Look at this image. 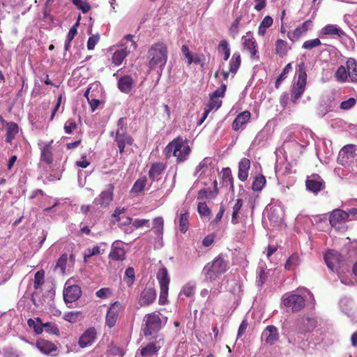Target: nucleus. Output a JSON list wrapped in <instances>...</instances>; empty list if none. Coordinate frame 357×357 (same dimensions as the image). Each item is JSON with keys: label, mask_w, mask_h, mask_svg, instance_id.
<instances>
[{"label": "nucleus", "mask_w": 357, "mask_h": 357, "mask_svg": "<svg viewBox=\"0 0 357 357\" xmlns=\"http://www.w3.org/2000/svg\"><path fill=\"white\" fill-rule=\"evenodd\" d=\"M161 348L159 342H152L142 347L140 349V354L143 357H151L156 356Z\"/></svg>", "instance_id": "26"}, {"label": "nucleus", "mask_w": 357, "mask_h": 357, "mask_svg": "<svg viewBox=\"0 0 357 357\" xmlns=\"http://www.w3.org/2000/svg\"><path fill=\"white\" fill-rule=\"evenodd\" d=\"M165 169V165L162 162L153 163L149 171V177L151 180L152 183L158 181Z\"/></svg>", "instance_id": "23"}, {"label": "nucleus", "mask_w": 357, "mask_h": 357, "mask_svg": "<svg viewBox=\"0 0 357 357\" xmlns=\"http://www.w3.org/2000/svg\"><path fill=\"white\" fill-rule=\"evenodd\" d=\"M346 221H349V215L347 213V211L336 208L331 212L329 222L333 227H336Z\"/></svg>", "instance_id": "17"}, {"label": "nucleus", "mask_w": 357, "mask_h": 357, "mask_svg": "<svg viewBox=\"0 0 357 357\" xmlns=\"http://www.w3.org/2000/svg\"><path fill=\"white\" fill-rule=\"evenodd\" d=\"M168 58L167 45L162 42L152 45L147 52L148 66L151 70H155L161 75Z\"/></svg>", "instance_id": "1"}, {"label": "nucleus", "mask_w": 357, "mask_h": 357, "mask_svg": "<svg viewBox=\"0 0 357 357\" xmlns=\"http://www.w3.org/2000/svg\"><path fill=\"white\" fill-rule=\"evenodd\" d=\"M227 89V85L224 83H222L220 86L215 90L212 94H211V96H213V98H222L225 96V93Z\"/></svg>", "instance_id": "61"}, {"label": "nucleus", "mask_w": 357, "mask_h": 357, "mask_svg": "<svg viewBox=\"0 0 357 357\" xmlns=\"http://www.w3.org/2000/svg\"><path fill=\"white\" fill-rule=\"evenodd\" d=\"M312 26V20H306L300 24L298 27H296L293 31L288 32L287 37L292 42H295L298 40L302 36L305 35Z\"/></svg>", "instance_id": "14"}, {"label": "nucleus", "mask_w": 357, "mask_h": 357, "mask_svg": "<svg viewBox=\"0 0 357 357\" xmlns=\"http://www.w3.org/2000/svg\"><path fill=\"white\" fill-rule=\"evenodd\" d=\"M28 326L33 328L36 334H40L43 331V324L40 318H36L35 320L29 319L27 321Z\"/></svg>", "instance_id": "42"}, {"label": "nucleus", "mask_w": 357, "mask_h": 357, "mask_svg": "<svg viewBox=\"0 0 357 357\" xmlns=\"http://www.w3.org/2000/svg\"><path fill=\"white\" fill-rule=\"evenodd\" d=\"M349 77L353 82H357V61L349 58L347 61Z\"/></svg>", "instance_id": "30"}, {"label": "nucleus", "mask_w": 357, "mask_h": 357, "mask_svg": "<svg viewBox=\"0 0 357 357\" xmlns=\"http://www.w3.org/2000/svg\"><path fill=\"white\" fill-rule=\"evenodd\" d=\"M356 102V100L354 98H349L347 100H344L340 104V108L344 110H348L352 108Z\"/></svg>", "instance_id": "60"}, {"label": "nucleus", "mask_w": 357, "mask_h": 357, "mask_svg": "<svg viewBox=\"0 0 357 357\" xmlns=\"http://www.w3.org/2000/svg\"><path fill=\"white\" fill-rule=\"evenodd\" d=\"M147 178L146 176L139 178L133 184L131 188V192L133 194H139L142 192L146 185Z\"/></svg>", "instance_id": "37"}, {"label": "nucleus", "mask_w": 357, "mask_h": 357, "mask_svg": "<svg viewBox=\"0 0 357 357\" xmlns=\"http://www.w3.org/2000/svg\"><path fill=\"white\" fill-rule=\"evenodd\" d=\"M218 192L216 190H212L210 188H204L198 192L197 199L200 200L214 199L217 196Z\"/></svg>", "instance_id": "38"}, {"label": "nucleus", "mask_w": 357, "mask_h": 357, "mask_svg": "<svg viewBox=\"0 0 357 357\" xmlns=\"http://www.w3.org/2000/svg\"><path fill=\"white\" fill-rule=\"evenodd\" d=\"M19 132L18 125L15 122H9L6 123V138L7 143H11L15 135Z\"/></svg>", "instance_id": "31"}, {"label": "nucleus", "mask_w": 357, "mask_h": 357, "mask_svg": "<svg viewBox=\"0 0 357 357\" xmlns=\"http://www.w3.org/2000/svg\"><path fill=\"white\" fill-rule=\"evenodd\" d=\"M305 185L308 191L317 195L325 188V182L319 174H313L307 177Z\"/></svg>", "instance_id": "11"}, {"label": "nucleus", "mask_w": 357, "mask_h": 357, "mask_svg": "<svg viewBox=\"0 0 357 357\" xmlns=\"http://www.w3.org/2000/svg\"><path fill=\"white\" fill-rule=\"evenodd\" d=\"M156 298V291L152 287H146L141 294L139 304L141 306L149 305Z\"/></svg>", "instance_id": "22"}, {"label": "nucleus", "mask_w": 357, "mask_h": 357, "mask_svg": "<svg viewBox=\"0 0 357 357\" xmlns=\"http://www.w3.org/2000/svg\"><path fill=\"white\" fill-rule=\"evenodd\" d=\"M197 211L201 216H208L211 213V211L206 202H199L197 206Z\"/></svg>", "instance_id": "56"}, {"label": "nucleus", "mask_w": 357, "mask_h": 357, "mask_svg": "<svg viewBox=\"0 0 357 357\" xmlns=\"http://www.w3.org/2000/svg\"><path fill=\"white\" fill-rule=\"evenodd\" d=\"M243 49L250 54V58L259 60L257 44L256 40L252 36V32L248 31L241 38Z\"/></svg>", "instance_id": "9"}, {"label": "nucleus", "mask_w": 357, "mask_h": 357, "mask_svg": "<svg viewBox=\"0 0 357 357\" xmlns=\"http://www.w3.org/2000/svg\"><path fill=\"white\" fill-rule=\"evenodd\" d=\"M134 85L133 79L129 75L121 77L118 81L119 89L124 93H129Z\"/></svg>", "instance_id": "27"}, {"label": "nucleus", "mask_w": 357, "mask_h": 357, "mask_svg": "<svg viewBox=\"0 0 357 357\" xmlns=\"http://www.w3.org/2000/svg\"><path fill=\"white\" fill-rule=\"evenodd\" d=\"M243 206V201L241 199H237L232 209L231 214V223L236 225L239 222V213Z\"/></svg>", "instance_id": "36"}, {"label": "nucleus", "mask_w": 357, "mask_h": 357, "mask_svg": "<svg viewBox=\"0 0 357 357\" xmlns=\"http://www.w3.org/2000/svg\"><path fill=\"white\" fill-rule=\"evenodd\" d=\"M189 214L188 212L181 213L179 218V229L182 233H185L188 229L189 222H188Z\"/></svg>", "instance_id": "43"}, {"label": "nucleus", "mask_w": 357, "mask_h": 357, "mask_svg": "<svg viewBox=\"0 0 357 357\" xmlns=\"http://www.w3.org/2000/svg\"><path fill=\"white\" fill-rule=\"evenodd\" d=\"M328 35L336 36L338 38H342L346 36V33L337 24H329L324 26L318 33V36L321 38Z\"/></svg>", "instance_id": "18"}, {"label": "nucleus", "mask_w": 357, "mask_h": 357, "mask_svg": "<svg viewBox=\"0 0 357 357\" xmlns=\"http://www.w3.org/2000/svg\"><path fill=\"white\" fill-rule=\"evenodd\" d=\"M43 331L47 332L49 334L59 335V330L57 327L56 324L51 322H47L43 324Z\"/></svg>", "instance_id": "51"}, {"label": "nucleus", "mask_w": 357, "mask_h": 357, "mask_svg": "<svg viewBox=\"0 0 357 357\" xmlns=\"http://www.w3.org/2000/svg\"><path fill=\"white\" fill-rule=\"evenodd\" d=\"M301 259L297 254L291 255L284 264V268L287 271L295 270L301 264Z\"/></svg>", "instance_id": "34"}, {"label": "nucleus", "mask_w": 357, "mask_h": 357, "mask_svg": "<svg viewBox=\"0 0 357 357\" xmlns=\"http://www.w3.org/2000/svg\"><path fill=\"white\" fill-rule=\"evenodd\" d=\"M79 19H80V16H79L76 23L70 29L67 35V37H66V40H68V41H72L73 40V38H75V36L77 35V29L79 24Z\"/></svg>", "instance_id": "57"}, {"label": "nucleus", "mask_w": 357, "mask_h": 357, "mask_svg": "<svg viewBox=\"0 0 357 357\" xmlns=\"http://www.w3.org/2000/svg\"><path fill=\"white\" fill-rule=\"evenodd\" d=\"M36 347L38 349L44 354H50L57 349L56 347L52 342L45 340H37Z\"/></svg>", "instance_id": "28"}, {"label": "nucleus", "mask_w": 357, "mask_h": 357, "mask_svg": "<svg viewBox=\"0 0 357 357\" xmlns=\"http://www.w3.org/2000/svg\"><path fill=\"white\" fill-rule=\"evenodd\" d=\"M268 132L265 130L260 131L255 137L252 144H257L258 146H262L268 139Z\"/></svg>", "instance_id": "47"}, {"label": "nucleus", "mask_w": 357, "mask_h": 357, "mask_svg": "<svg viewBox=\"0 0 357 357\" xmlns=\"http://www.w3.org/2000/svg\"><path fill=\"white\" fill-rule=\"evenodd\" d=\"M156 278L159 282L160 289L159 303L160 305H164L167 301L169 284L170 282L167 269L164 266L159 268L156 275Z\"/></svg>", "instance_id": "7"}, {"label": "nucleus", "mask_w": 357, "mask_h": 357, "mask_svg": "<svg viewBox=\"0 0 357 357\" xmlns=\"http://www.w3.org/2000/svg\"><path fill=\"white\" fill-rule=\"evenodd\" d=\"M209 160L208 158L202 160L197 166L195 173L199 174L200 172V175L202 174L205 172V169L207 168Z\"/></svg>", "instance_id": "63"}, {"label": "nucleus", "mask_w": 357, "mask_h": 357, "mask_svg": "<svg viewBox=\"0 0 357 357\" xmlns=\"http://www.w3.org/2000/svg\"><path fill=\"white\" fill-rule=\"evenodd\" d=\"M135 279V273L134 268L132 267H128L126 269L125 271V277L124 280L127 283V284L130 287L131 286Z\"/></svg>", "instance_id": "49"}, {"label": "nucleus", "mask_w": 357, "mask_h": 357, "mask_svg": "<svg viewBox=\"0 0 357 357\" xmlns=\"http://www.w3.org/2000/svg\"><path fill=\"white\" fill-rule=\"evenodd\" d=\"M100 39L99 35H93L89 37L87 41V49L89 50H93L95 48V46L98 43Z\"/></svg>", "instance_id": "62"}, {"label": "nucleus", "mask_w": 357, "mask_h": 357, "mask_svg": "<svg viewBox=\"0 0 357 357\" xmlns=\"http://www.w3.org/2000/svg\"><path fill=\"white\" fill-rule=\"evenodd\" d=\"M335 78L339 82H345L349 77L347 67L340 66L335 72Z\"/></svg>", "instance_id": "46"}, {"label": "nucleus", "mask_w": 357, "mask_h": 357, "mask_svg": "<svg viewBox=\"0 0 357 357\" xmlns=\"http://www.w3.org/2000/svg\"><path fill=\"white\" fill-rule=\"evenodd\" d=\"M354 146L353 145H347L344 146L339 153V158L342 157L343 158L344 157L347 158V159H349V158H352L354 155Z\"/></svg>", "instance_id": "48"}, {"label": "nucleus", "mask_w": 357, "mask_h": 357, "mask_svg": "<svg viewBox=\"0 0 357 357\" xmlns=\"http://www.w3.org/2000/svg\"><path fill=\"white\" fill-rule=\"evenodd\" d=\"M153 227L152 228L155 234L160 238H162L163 233L164 221L162 217L155 218L153 222Z\"/></svg>", "instance_id": "41"}, {"label": "nucleus", "mask_w": 357, "mask_h": 357, "mask_svg": "<svg viewBox=\"0 0 357 357\" xmlns=\"http://www.w3.org/2000/svg\"><path fill=\"white\" fill-rule=\"evenodd\" d=\"M41 160L47 164H51L53 161L51 144H47L41 151Z\"/></svg>", "instance_id": "39"}, {"label": "nucleus", "mask_w": 357, "mask_h": 357, "mask_svg": "<svg viewBox=\"0 0 357 357\" xmlns=\"http://www.w3.org/2000/svg\"><path fill=\"white\" fill-rule=\"evenodd\" d=\"M45 272L44 271H39L35 273L34 275V288L38 289L39 287L44 282Z\"/></svg>", "instance_id": "55"}, {"label": "nucleus", "mask_w": 357, "mask_h": 357, "mask_svg": "<svg viewBox=\"0 0 357 357\" xmlns=\"http://www.w3.org/2000/svg\"><path fill=\"white\" fill-rule=\"evenodd\" d=\"M228 269V263L220 255L216 257L211 263H208L203 269V273L207 280H215Z\"/></svg>", "instance_id": "5"}, {"label": "nucleus", "mask_w": 357, "mask_h": 357, "mask_svg": "<svg viewBox=\"0 0 357 357\" xmlns=\"http://www.w3.org/2000/svg\"><path fill=\"white\" fill-rule=\"evenodd\" d=\"M222 178L225 183H229L231 185V187L233 188V178L231 169L229 168L223 169Z\"/></svg>", "instance_id": "58"}, {"label": "nucleus", "mask_w": 357, "mask_h": 357, "mask_svg": "<svg viewBox=\"0 0 357 357\" xmlns=\"http://www.w3.org/2000/svg\"><path fill=\"white\" fill-rule=\"evenodd\" d=\"M107 246L106 243H100L99 245H95L92 248H87L84 251V258L86 260L94 255H100L103 253Z\"/></svg>", "instance_id": "29"}, {"label": "nucleus", "mask_w": 357, "mask_h": 357, "mask_svg": "<svg viewBox=\"0 0 357 357\" xmlns=\"http://www.w3.org/2000/svg\"><path fill=\"white\" fill-rule=\"evenodd\" d=\"M133 38L132 35L127 34L116 46L114 45L108 49V52H113L112 62L114 66H121L130 52L137 49V45Z\"/></svg>", "instance_id": "2"}, {"label": "nucleus", "mask_w": 357, "mask_h": 357, "mask_svg": "<svg viewBox=\"0 0 357 357\" xmlns=\"http://www.w3.org/2000/svg\"><path fill=\"white\" fill-rule=\"evenodd\" d=\"M250 160L248 158H242L238 163V178L241 181H245L249 175Z\"/></svg>", "instance_id": "25"}, {"label": "nucleus", "mask_w": 357, "mask_h": 357, "mask_svg": "<svg viewBox=\"0 0 357 357\" xmlns=\"http://www.w3.org/2000/svg\"><path fill=\"white\" fill-rule=\"evenodd\" d=\"M82 291L78 285H72L63 291V298L66 303H73L79 298Z\"/></svg>", "instance_id": "20"}, {"label": "nucleus", "mask_w": 357, "mask_h": 357, "mask_svg": "<svg viewBox=\"0 0 357 357\" xmlns=\"http://www.w3.org/2000/svg\"><path fill=\"white\" fill-rule=\"evenodd\" d=\"M279 340V333L275 326H267L261 333V340L266 344H273Z\"/></svg>", "instance_id": "15"}, {"label": "nucleus", "mask_w": 357, "mask_h": 357, "mask_svg": "<svg viewBox=\"0 0 357 357\" xmlns=\"http://www.w3.org/2000/svg\"><path fill=\"white\" fill-rule=\"evenodd\" d=\"M241 59L239 52H234L229 61V72L232 74H236L241 66Z\"/></svg>", "instance_id": "33"}, {"label": "nucleus", "mask_w": 357, "mask_h": 357, "mask_svg": "<svg viewBox=\"0 0 357 357\" xmlns=\"http://www.w3.org/2000/svg\"><path fill=\"white\" fill-rule=\"evenodd\" d=\"M290 50V47L288 46V44L286 41L282 39H278L275 42V54L279 55L280 56H285L288 51Z\"/></svg>", "instance_id": "35"}, {"label": "nucleus", "mask_w": 357, "mask_h": 357, "mask_svg": "<svg viewBox=\"0 0 357 357\" xmlns=\"http://www.w3.org/2000/svg\"><path fill=\"white\" fill-rule=\"evenodd\" d=\"M96 330L93 327L87 328L80 336L78 344L81 348H85L91 346L95 341L96 337Z\"/></svg>", "instance_id": "16"}, {"label": "nucleus", "mask_w": 357, "mask_h": 357, "mask_svg": "<svg viewBox=\"0 0 357 357\" xmlns=\"http://www.w3.org/2000/svg\"><path fill=\"white\" fill-rule=\"evenodd\" d=\"M218 50L222 51L224 57V61H227L230 56V47L228 42L226 40H222L218 45Z\"/></svg>", "instance_id": "44"}, {"label": "nucleus", "mask_w": 357, "mask_h": 357, "mask_svg": "<svg viewBox=\"0 0 357 357\" xmlns=\"http://www.w3.org/2000/svg\"><path fill=\"white\" fill-rule=\"evenodd\" d=\"M324 260L331 271L338 273L342 262V257L337 251L328 250L324 255Z\"/></svg>", "instance_id": "10"}, {"label": "nucleus", "mask_w": 357, "mask_h": 357, "mask_svg": "<svg viewBox=\"0 0 357 357\" xmlns=\"http://www.w3.org/2000/svg\"><path fill=\"white\" fill-rule=\"evenodd\" d=\"M283 211L280 206L271 207L268 218L271 221L278 222L282 219Z\"/></svg>", "instance_id": "32"}, {"label": "nucleus", "mask_w": 357, "mask_h": 357, "mask_svg": "<svg viewBox=\"0 0 357 357\" xmlns=\"http://www.w3.org/2000/svg\"><path fill=\"white\" fill-rule=\"evenodd\" d=\"M282 302L285 307H291L293 312H298L305 307V299L303 297L294 292L284 294Z\"/></svg>", "instance_id": "8"}, {"label": "nucleus", "mask_w": 357, "mask_h": 357, "mask_svg": "<svg viewBox=\"0 0 357 357\" xmlns=\"http://www.w3.org/2000/svg\"><path fill=\"white\" fill-rule=\"evenodd\" d=\"M63 128L66 134H71L77 128V123L73 120H68L66 122Z\"/></svg>", "instance_id": "64"}, {"label": "nucleus", "mask_w": 357, "mask_h": 357, "mask_svg": "<svg viewBox=\"0 0 357 357\" xmlns=\"http://www.w3.org/2000/svg\"><path fill=\"white\" fill-rule=\"evenodd\" d=\"M306 84L305 65L304 62H301L297 66L295 77L290 89L291 100L294 105L298 103V100L305 92Z\"/></svg>", "instance_id": "4"}, {"label": "nucleus", "mask_w": 357, "mask_h": 357, "mask_svg": "<svg viewBox=\"0 0 357 357\" xmlns=\"http://www.w3.org/2000/svg\"><path fill=\"white\" fill-rule=\"evenodd\" d=\"M121 308L122 305L119 301L112 303L108 308L105 317V325L109 328L116 324Z\"/></svg>", "instance_id": "12"}, {"label": "nucleus", "mask_w": 357, "mask_h": 357, "mask_svg": "<svg viewBox=\"0 0 357 357\" xmlns=\"http://www.w3.org/2000/svg\"><path fill=\"white\" fill-rule=\"evenodd\" d=\"M273 18L270 16H266L261 22L259 29L258 34L264 36L266 32V29L269 28L273 24Z\"/></svg>", "instance_id": "40"}, {"label": "nucleus", "mask_w": 357, "mask_h": 357, "mask_svg": "<svg viewBox=\"0 0 357 357\" xmlns=\"http://www.w3.org/2000/svg\"><path fill=\"white\" fill-rule=\"evenodd\" d=\"M114 141L116 143L120 153H123L126 144L132 145V137L127 132L115 133Z\"/></svg>", "instance_id": "21"}, {"label": "nucleus", "mask_w": 357, "mask_h": 357, "mask_svg": "<svg viewBox=\"0 0 357 357\" xmlns=\"http://www.w3.org/2000/svg\"><path fill=\"white\" fill-rule=\"evenodd\" d=\"M241 20V17H238L236 20L232 22L230 28H229V34L234 38L238 35L239 31V24Z\"/></svg>", "instance_id": "53"}, {"label": "nucleus", "mask_w": 357, "mask_h": 357, "mask_svg": "<svg viewBox=\"0 0 357 357\" xmlns=\"http://www.w3.org/2000/svg\"><path fill=\"white\" fill-rule=\"evenodd\" d=\"M250 119V112L249 111H244L239 114L232 123V128L235 131H238L240 130H243L245 128V125L249 121Z\"/></svg>", "instance_id": "24"}, {"label": "nucleus", "mask_w": 357, "mask_h": 357, "mask_svg": "<svg viewBox=\"0 0 357 357\" xmlns=\"http://www.w3.org/2000/svg\"><path fill=\"white\" fill-rule=\"evenodd\" d=\"M72 2L83 13H88L91 9V6L84 0H72Z\"/></svg>", "instance_id": "50"}, {"label": "nucleus", "mask_w": 357, "mask_h": 357, "mask_svg": "<svg viewBox=\"0 0 357 357\" xmlns=\"http://www.w3.org/2000/svg\"><path fill=\"white\" fill-rule=\"evenodd\" d=\"M80 314L81 312L79 311L68 312L63 315V319L70 323H75L77 321Z\"/></svg>", "instance_id": "52"}, {"label": "nucleus", "mask_w": 357, "mask_h": 357, "mask_svg": "<svg viewBox=\"0 0 357 357\" xmlns=\"http://www.w3.org/2000/svg\"><path fill=\"white\" fill-rule=\"evenodd\" d=\"M142 331L144 336H154L162 328V323L156 312L147 314L143 319Z\"/></svg>", "instance_id": "6"}, {"label": "nucleus", "mask_w": 357, "mask_h": 357, "mask_svg": "<svg viewBox=\"0 0 357 357\" xmlns=\"http://www.w3.org/2000/svg\"><path fill=\"white\" fill-rule=\"evenodd\" d=\"M124 243L117 240L113 242L109 258L113 261H123L126 258V250L123 247Z\"/></svg>", "instance_id": "13"}, {"label": "nucleus", "mask_w": 357, "mask_h": 357, "mask_svg": "<svg viewBox=\"0 0 357 357\" xmlns=\"http://www.w3.org/2000/svg\"><path fill=\"white\" fill-rule=\"evenodd\" d=\"M266 184V178L263 175L257 176L255 178L252 185V189L254 191H260L264 188Z\"/></svg>", "instance_id": "45"}, {"label": "nucleus", "mask_w": 357, "mask_h": 357, "mask_svg": "<svg viewBox=\"0 0 357 357\" xmlns=\"http://www.w3.org/2000/svg\"><path fill=\"white\" fill-rule=\"evenodd\" d=\"M321 44V40L319 38L311 39L305 41L302 45V48L305 50H312L319 46Z\"/></svg>", "instance_id": "54"}, {"label": "nucleus", "mask_w": 357, "mask_h": 357, "mask_svg": "<svg viewBox=\"0 0 357 357\" xmlns=\"http://www.w3.org/2000/svg\"><path fill=\"white\" fill-rule=\"evenodd\" d=\"M67 264V255H61L56 261V264L55 268H60L62 273L65 272L66 267Z\"/></svg>", "instance_id": "59"}, {"label": "nucleus", "mask_w": 357, "mask_h": 357, "mask_svg": "<svg viewBox=\"0 0 357 357\" xmlns=\"http://www.w3.org/2000/svg\"><path fill=\"white\" fill-rule=\"evenodd\" d=\"M190 152L191 149L188 144L187 139L181 137H177L169 142L164 150V153L167 158L176 157L178 162L185 161Z\"/></svg>", "instance_id": "3"}, {"label": "nucleus", "mask_w": 357, "mask_h": 357, "mask_svg": "<svg viewBox=\"0 0 357 357\" xmlns=\"http://www.w3.org/2000/svg\"><path fill=\"white\" fill-rule=\"evenodd\" d=\"M113 190L114 186L109 185L107 190L102 191L100 195L94 199L93 204L95 205H100L103 207L107 206L113 199Z\"/></svg>", "instance_id": "19"}]
</instances>
